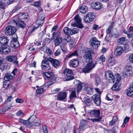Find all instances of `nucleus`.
Returning a JSON list of instances; mask_svg holds the SVG:
<instances>
[{
	"instance_id": "f257e3e1",
	"label": "nucleus",
	"mask_w": 133,
	"mask_h": 133,
	"mask_svg": "<svg viewBox=\"0 0 133 133\" xmlns=\"http://www.w3.org/2000/svg\"><path fill=\"white\" fill-rule=\"evenodd\" d=\"M84 60L88 64L82 69V71L85 73L89 72L95 67L97 64L96 61H92V55L90 54H84L83 56Z\"/></svg>"
},
{
	"instance_id": "f03ea898",
	"label": "nucleus",
	"mask_w": 133,
	"mask_h": 133,
	"mask_svg": "<svg viewBox=\"0 0 133 133\" xmlns=\"http://www.w3.org/2000/svg\"><path fill=\"white\" fill-rule=\"evenodd\" d=\"M88 115L91 117H94L97 118L94 119H91L88 118L87 119L88 120H91L92 122H99L102 119V117L100 116V112L99 110L94 109L88 111Z\"/></svg>"
},
{
	"instance_id": "7ed1b4c3",
	"label": "nucleus",
	"mask_w": 133,
	"mask_h": 133,
	"mask_svg": "<svg viewBox=\"0 0 133 133\" xmlns=\"http://www.w3.org/2000/svg\"><path fill=\"white\" fill-rule=\"evenodd\" d=\"M44 78L46 80H49L50 84L55 83L58 77L57 75L54 74L53 72L51 71L43 72L42 73Z\"/></svg>"
},
{
	"instance_id": "20e7f679",
	"label": "nucleus",
	"mask_w": 133,
	"mask_h": 133,
	"mask_svg": "<svg viewBox=\"0 0 133 133\" xmlns=\"http://www.w3.org/2000/svg\"><path fill=\"white\" fill-rule=\"evenodd\" d=\"M43 57L45 59H46L49 61L51 63L52 66L55 68H57L60 65L59 61L57 59H54L50 57H45L44 56Z\"/></svg>"
},
{
	"instance_id": "39448f33",
	"label": "nucleus",
	"mask_w": 133,
	"mask_h": 133,
	"mask_svg": "<svg viewBox=\"0 0 133 133\" xmlns=\"http://www.w3.org/2000/svg\"><path fill=\"white\" fill-rule=\"evenodd\" d=\"M74 20H72L75 21V22L71 23V25L72 26H76L80 28H82L83 27V25L81 22V19L78 15H76L75 17Z\"/></svg>"
},
{
	"instance_id": "423d86ee",
	"label": "nucleus",
	"mask_w": 133,
	"mask_h": 133,
	"mask_svg": "<svg viewBox=\"0 0 133 133\" xmlns=\"http://www.w3.org/2000/svg\"><path fill=\"white\" fill-rule=\"evenodd\" d=\"M5 29V33L8 35H13L16 31V28L11 25L8 26Z\"/></svg>"
},
{
	"instance_id": "0eeeda50",
	"label": "nucleus",
	"mask_w": 133,
	"mask_h": 133,
	"mask_svg": "<svg viewBox=\"0 0 133 133\" xmlns=\"http://www.w3.org/2000/svg\"><path fill=\"white\" fill-rule=\"evenodd\" d=\"M45 60H43L41 62V67L42 69L43 70H50L51 68V67L49 65L48 61L46 59Z\"/></svg>"
},
{
	"instance_id": "6e6552de",
	"label": "nucleus",
	"mask_w": 133,
	"mask_h": 133,
	"mask_svg": "<svg viewBox=\"0 0 133 133\" xmlns=\"http://www.w3.org/2000/svg\"><path fill=\"white\" fill-rule=\"evenodd\" d=\"M11 51L10 47L8 45H3L2 47L0 48V51L4 54H7L9 53Z\"/></svg>"
},
{
	"instance_id": "1a4fd4ad",
	"label": "nucleus",
	"mask_w": 133,
	"mask_h": 133,
	"mask_svg": "<svg viewBox=\"0 0 133 133\" xmlns=\"http://www.w3.org/2000/svg\"><path fill=\"white\" fill-rule=\"evenodd\" d=\"M92 100L96 105L98 106L100 105L101 102L100 95H98L97 94L94 95L92 97Z\"/></svg>"
},
{
	"instance_id": "9d476101",
	"label": "nucleus",
	"mask_w": 133,
	"mask_h": 133,
	"mask_svg": "<svg viewBox=\"0 0 133 133\" xmlns=\"http://www.w3.org/2000/svg\"><path fill=\"white\" fill-rule=\"evenodd\" d=\"M105 75L107 79L110 80H112L113 83L115 82V77L114 76L113 72L112 71H106Z\"/></svg>"
},
{
	"instance_id": "9b49d317",
	"label": "nucleus",
	"mask_w": 133,
	"mask_h": 133,
	"mask_svg": "<svg viewBox=\"0 0 133 133\" xmlns=\"http://www.w3.org/2000/svg\"><path fill=\"white\" fill-rule=\"evenodd\" d=\"M7 61L10 62L14 63L15 65H18V62L17 61V58L15 56H8L6 57Z\"/></svg>"
},
{
	"instance_id": "f8f14e48",
	"label": "nucleus",
	"mask_w": 133,
	"mask_h": 133,
	"mask_svg": "<svg viewBox=\"0 0 133 133\" xmlns=\"http://www.w3.org/2000/svg\"><path fill=\"white\" fill-rule=\"evenodd\" d=\"M88 127V122L87 121L83 119L81 120L79 128L80 131L84 130Z\"/></svg>"
},
{
	"instance_id": "ddd939ff",
	"label": "nucleus",
	"mask_w": 133,
	"mask_h": 133,
	"mask_svg": "<svg viewBox=\"0 0 133 133\" xmlns=\"http://www.w3.org/2000/svg\"><path fill=\"white\" fill-rule=\"evenodd\" d=\"M123 52L124 49L123 47L118 46L115 47L114 53L116 55L119 56L121 55Z\"/></svg>"
},
{
	"instance_id": "4468645a",
	"label": "nucleus",
	"mask_w": 133,
	"mask_h": 133,
	"mask_svg": "<svg viewBox=\"0 0 133 133\" xmlns=\"http://www.w3.org/2000/svg\"><path fill=\"white\" fill-rule=\"evenodd\" d=\"M67 93L65 92L59 93L57 95V98L59 101H63L65 99L67 96Z\"/></svg>"
},
{
	"instance_id": "2eb2a0df",
	"label": "nucleus",
	"mask_w": 133,
	"mask_h": 133,
	"mask_svg": "<svg viewBox=\"0 0 133 133\" xmlns=\"http://www.w3.org/2000/svg\"><path fill=\"white\" fill-rule=\"evenodd\" d=\"M19 43L17 40L16 38H12L10 43V45L12 48H16L19 46Z\"/></svg>"
},
{
	"instance_id": "dca6fc26",
	"label": "nucleus",
	"mask_w": 133,
	"mask_h": 133,
	"mask_svg": "<svg viewBox=\"0 0 133 133\" xmlns=\"http://www.w3.org/2000/svg\"><path fill=\"white\" fill-rule=\"evenodd\" d=\"M54 42L55 46H58L60 43H62L63 41V38L60 36H56Z\"/></svg>"
},
{
	"instance_id": "f3484780",
	"label": "nucleus",
	"mask_w": 133,
	"mask_h": 133,
	"mask_svg": "<svg viewBox=\"0 0 133 133\" xmlns=\"http://www.w3.org/2000/svg\"><path fill=\"white\" fill-rule=\"evenodd\" d=\"M91 6L93 9L98 10L101 9L102 7V4L100 2H97L92 3Z\"/></svg>"
},
{
	"instance_id": "a211bd4d",
	"label": "nucleus",
	"mask_w": 133,
	"mask_h": 133,
	"mask_svg": "<svg viewBox=\"0 0 133 133\" xmlns=\"http://www.w3.org/2000/svg\"><path fill=\"white\" fill-rule=\"evenodd\" d=\"M74 83L75 85H77L76 91L78 93L79 91L82 89L83 85L82 84L80 83V82L77 80L75 81Z\"/></svg>"
},
{
	"instance_id": "6ab92c4d",
	"label": "nucleus",
	"mask_w": 133,
	"mask_h": 133,
	"mask_svg": "<svg viewBox=\"0 0 133 133\" xmlns=\"http://www.w3.org/2000/svg\"><path fill=\"white\" fill-rule=\"evenodd\" d=\"M79 61L75 59L70 60L69 61L70 66L74 67L77 66L79 63Z\"/></svg>"
},
{
	"instance_id": "aec40b11",
	"label": "nucleus",
	"mask_w": 133,
	"mask_h": 133,
	"mask_svg": "<svg viewBox=\"0 0 133 133\" xmlns=\"http://www.w3.org/2000/svg\"><path fill=\"white\" fill-rule=\"evenodd\" d=\"M14 78V77L11 75L8 72L5 73L4 76V79L6 81H10L12 80Z\"/></svg>"
},
{
	"instance_id": "412c9836",
	"label": "nucleus",
	"mask_w": 133,
	"mask_h": 133,
	"mask_svg": "<svg viewBox=\"0 0 133 133\" xmlns=\"http://www.w3.org/2000/svg\"><path fill=\"white\" fill-rule=\"evenodd\" d=\"M16 26L19 28H23L26 26L25 24L24 21L21 20L17 22H16Z\"/></svg>"
},
{
	"instance_id": "4be33fe9",
	"label": "nucleus",
	"mask_w": 133,
	"mask_h": 133,
	"mask_svg": "<svg viewBox=\"0 0 133 133\" xmlns=\"http://www.w3.org/2000/svg\"><path fill=\"white\" fill-rule=\"evenodd\" d=\"M8 42L9 40L7 38L3 37H0V43L3 45H7Z\"/></svg>"
},
{
	"instance_id": "5701e85b",
	"label": "nucleus",
	"mask_w": 133,
	"mask_h": 133,
	"mask_svg": "<svg viewBox=\"0 0 133 133\" xmlns=\"http://www.w3.org/2000/svg\"><path fill=\"white\" fill-rule=\"evenodd\" d=\"M19 122L24 125H25L28 127H30L31 125V122H29L28 120H24L22 119H20L19 120Z\"/></svg>"
},
{
	"instance_id": "b1692460",
	"label": "nucleus",
	"mask_w": 133,
	"mask_h": 133,
	"mask_svg": "<svg viewBox=\"0 0 133 133\" xmlns=\"http://www.w3.org/2000/svg\"><path fill=\"white\" fill-rule=\"evenodd\" d=\"M71 29L68 28L67 27H65L64 28L63 31L64 33L66 35H67V37L68 38H70V34Z\"/></svg>"
},
{
	"instance_id": "393cba45",
	"label": "nucleus",
	"mask_w": 133,
	"mask_h": 133,
	"mask_svg": "<svg viewBox=\"0 0 133 133\" xmlns=\"http://www.w3.org/2000/svg\"><path fill=\"white\" fill-rule=\"evenodd\" d=\"M121 88L120 84L119 83H115L112 87V89L115 91H118L121 89Z\"/></svg>"
},
{
	"instance_id": "a878e982",
	"label": "nucleus",
	"mask_w": 133,
	"mask_h": 133,
	"mask_svg": "<svg viewBox=\"0 0 133 133\" xmlns=\"http://www.w3.org/2000/svg\"><path fill=\"white\" fill-rule=\"evenodd\" d=\"M63 73L64 76H65L68 75H72L73 72L71 70L66 69L64 71Z\"/></svg>"
},
{
	"instance_id": "bb28decb",
	"label": "nucleus",
	"mask_w": 133,
	"mask_h": 133,
	"mask_svg": "<svg viewBox=\"0 0 133 133\" xmlns=\"http://www.w3.org/2000/svg\"><path fill=\"white\" fill-rule=\"evenodd\" d=\"M84 51V54H90L91 55L94 54V50L91 48H85Z\"/></svg>"
},
{
	"instance_id": "cd10ccee",
	"label": "nucleus",
	"mask_w": 133,
	"mask_h": 133,
	"mask_svg": "<svg viewBox=\"0 0 133 133\" xmlns=\"http://www.w3.org/2000/svg\"><path fill=\"white\" fill-rule=\"evenodd\" d=\"M133 72L132 71H129L128 72L123 71L122 74L123 76L128 77L131 76Z\"/></svg>"
},
{
	"instance_id": "c85d7f7f",
	"label": "nucleus",
	"mask_w": 133,
	"mask_h": 133,
	"mask_svg": "<svg viewBox=\"0 0 133 133\" xmlns=\"http://www.w3.org/2000/svg\"><path fill=\"white\" fill-rule=\"evenodd\" d=\"M74 77L72 75H68L63 77L62 79L64 81H68L74 79Z\"/></svg>"
},
{
	"instance_id": "c756f323",
	"label": "nucleus",
	"mask_w": 133,
	"mask_h": 133,
	"mask_svg": "<svg viewBox=\"0 0 133 133\" xmlns=\"http://www.w3.org/2000/svg\"><path fill=\"white\" fill-rule=\"evenodd\" d=\"M84 102L88 106L90 105V104L92 101V100L89 97L87 96V97L84 98Z\"/></svg>"
},
{
	"instance_id": "7c9ffc66",
	"label": "nucleus",
	"mask_w": 133,
	"mask_h": 133,
	"mask_svg": "<svg viewBox=\"0 0 133 133\" xmlns=\"http://www.w3.org/2000/svg\"><path fill=\"white\" fill-rule=\"evenodd\" d=\"M88 17L90 18L91 22L92 21L95 17V14L94 13H89L87 14Z\"/></svg>"
},
{
	"instance_id": "2f4dec72",
	"label": "nucleus",
	"mask_w": 133,
	"mask_h": 133,
	"mask_svg": "<svg viewBox=\"0 0 133 133\" xmlns=\"http://www.w3.org/2000/svg\"><path fill=\"white\" fill-rule=\"evenodd\" d=\"M88 10L87 7L85 5H83L80 8L79 11L80 12L83 14L85 13Z\"/></svg>"
},
{
	"instance_id": "473e14b6",
	"label": "nucleus",
	"mask_w": 133,
	"mask_h": 133,
	"mask_svg": "<svg viewBox=\"0 0 133 133\" xmlns=\"http://www.w3.org/2000/svg\"><path fill=\"white\" fill-rule=\"evenodd\" d=\"M127 95L129 96L133 97V90L129 88L127 90Z\"/></svg>"
},
{
	"instance_id": "72a5a7b5",
	"label": "nucleus",
	"mask_w": 133,
	"mask_h": 133,
	"mask_svg": "<svg viewBox=\"0 0 133 133\" xmlns=\"http://www.w3.org/2000/svg\"><path fill=\"white\" fill-rule=\"evenodd\" d=\"M118 118L117 116H114L112 120L110 122L109 124L110 125H114L115 122L118 121Z\"/></svg>"
},
{
	"instance_id": "f704fd0d",
	"label": "nucleus",
	"mask_w": 133,
	"mask_h": 133,
	"mask_svg": "<svg viewBox=\"0 0 133 133\" xmlns=\"http://www.w3.org/2000/svg\"><path fill=\"white\" fill-rule=\"evenodd\" d=\"M90 44H92L93 43H100L97 40V39L96 38L94 37H92L90 40Z\"/></svg>"
},
{
	"instance_id": "c9c22d12",
	"label": "nucleus",
	"mask_w": 133,
	"mask_h": 133,
	"mask_svg": "<svg viewBox=\"0 0 133 133\" xmlns=\"http://www.w3.org/2000/svg\"><path fill=\"white\" fill-rule=\"evenodd\" d=\"M78 54L77 51L75 50L73 52L68 55L66 57L68 58H69L71 57L72 56H78Z\"/></svg>"
},
{
	"instance_id": "e433bc0d",
	"label": "nucleus",
	"mask_w": 133,
	"mask_h": 133,
	"mask_svg": "<svg viewBox=\"0 0 133 133\" xmlns=\"http://www.w3.org/2000/svg\"><path fill=\"white\" fill-rule=\"evenodd\" d=\"M7 5H8L6 2H0V8H1L3 9H5Z\"/></svg>"
},
{
	"instance_id": "4c0bfd02",
	"label": "nucleus",
	"mask_w": 133,
	"mask_h": 133,
	"mask_svg": "<svg viewBox=\"0 0 133 133\" xmlns=\"http://www.w3.org/2000/svg\"><path fill=\"white\" fill-rule=\"evenodd\" d=\"M96 85H98L101 82L100 77L97 75L95 78Z\"/></svg>"
},
{
	"instance_id": "58836bf2",
	"label": "nucleus",
	"mask_w": 133,
	"mask_h": 133,
	"mask_svg": "<svg viewBox=\"0 0 133 133\" xmlns=\"http://www.w3.org/2000/svg\"><path fill=\"white\" fill-rule=\"evenodd\" d=\"M105 60V58L104 56H101L100 57L98 58L97 59V61L99 62V63H101V62H104Z\"/></svg>"
},
{
	"instance_id": "ea45409f",
	"label": "nucleus",
	"mask_w": 133,
	"mask_h": 133,
	"mask_svg": "<svg viewBox=\"0 0 133 133\" xmlns=\"http://www.w3.org/2000/svg\"><path fill=\"white\" fill-rule=\"evenodd\" d=\"M75 91L74 90L71 91V92L69 96V98L71 100L73 98L76 97Z\"/></svg>"
},
{
	"instance_id": "a19ab883",
	"label": "nucleus",
	"mask_w": 133,
	"mask_h": 133,
	"mask_svg": "<svg viewBox=\"0 0 133 133\" xmlns=\"http://www.w3.org/2000/svg\"><path fill=\"white\" fill-rule=\"evenodd\" d=\"M34 5L37 8H40L41 5V3L40 1L35 2L34 3Z\"/></svg>"
},
{
	"instance_id": "79ce46f5",
	"label": "nucleus",
	"mask_w": 133,
	"mask_h": 133,
	"mask_svg": "<svg viewBox=\"0 0 133 133\" xmlns=\"http://www.w3.org/2000/svg\"><path fill=\"white\" fill-rule=\"evenodd\" d=\"M125 40V37H121L118 39L117 41L118 43L119 44H123Z\"/></svg>"
},
{
	"instance_id": "37998d69",
	"label": "nucleus",
	"mask_w": 133,
	"mask_h": 133,
	"mask_svg": "<svg viewBox=\"0 0 133 133\" xmlns=\"http://www.w3.org/2000/svg\"><path fill=\"white\" fill-rule=\"evenodd\" d=\"M106 99L108 101H111L113 100L114 98L111 94H108L107 95Z\"/></svg>"
},
{
	"instance_id": "c03bdc74",
	"label": "nucleus",
	"mask_w": 133,
	"mask_h": 133,
	"mask_svg": "<svg viewBox=\"0 0 133 133\" xmlns=\"http://www.w3.org/2000/svg\"><path fill=\"white\" fill-rule=\"evenodd\" d=\"M93 89L91 88L87 87L86 88V91L87 93L89 94H91L93 93Z\"/></svg>"
},
{
	"instance_id": "a18cd8bd",
	"label": "nucleus",
	"mask_w": 133,
	"mask_h": 133,
	"mask_svg": "<svg viewBox=\"0 0 133 133\" xmlns=\"http://www.w3.org/2000/svg\"><path fill=\"white\" fill-rule=\"evenodd\" d=\"M130 119V117H126L124 119V122L123 123V124L122 125V126L123 127H124L125 125L128 122Z\"/></svg>"
},
{
	"instance_id": "49530a36",
	"label": "nucleus",
	"mask_w": 133,
	"mask_h": 133,
	"mask_svg": "<svg viewBox=\"0 0 133 133\" xmlns=\"http://www.w3.org/2000/svg\"><path fill=\"white\" fill-rule=\"evenodd\" d=\"M100 43H92V44H90L91 45L94 49H97L99 46V45Z\"/></svg>"
},
{
	"instance_id": "de8ad7c7",
	"label": "nucleus",
	"mask_w": 133,
	"mask_h": 133,
	"mask_svg": "<svg viewBox=\"0 0 133 133\" xmlns=\"http://www.w3.org/2000/svg\"><path fill=\"white\" fill-rule=\"evenodd\" d=\"M124 32L127 35L128 37L129 38H132L133 36V33H129V32L124 31Z\"/></svg>"
},
{
	"instance_id": "09e8293b",
	"label": "nucleus",
	"mask_w": 133,
	"mask_h": 133,
	"mask_svg": "<svg viewBox=\"0 0 133 133\" xmlns=\"http://www.w3.org/2000/svg\"><path fill=\"white\" fill-rule=\"evenodd\" d=\"M10 86V84L6 82H4L3 84V87L6 89H8Z\"/></svg>"
},
{
	"instance_id": "8fccbe9b",
	"label": "nucleus",
	"mask_w": 133,
	"mask_h": 133,
	"mask_svg": "<svg viewBox=\"0 0 133 133\" xmlns=\"http://www.w3.org/2000/svg\"><path fill=\"white\" fill-rule=\"evenodd\" d=\"M79 31L78 29L74 28L72 30L71 29V32L70 33L71 35H72L76 33H78V32Z\"/></svg>"
},
{
	"instance_id": "3c124183",
	"label": "nucleus",
	"mask_w": 133,
	"mask_h": 133,
	"mask_svg": "<svg viewBox=\"0 0 133 133\" xmlns=\"http://www.w3.org/2000/svg\"><path fill=\"white\" fill-rule=\"evenodd\" d=\"M132 67L130 66H127L123 69V71H132Z\"/></svg>"
},
{
	"instance_id": "603ef678",
	"label": "nucleus",
	"mask_w": 133,
	"mask_h": 133,
	"mask_svg": "<svg viewBox=\"0 0 133 133\" xmlns=\"http://www.w3.org/2000/svg\"><path fill=\"white\" fill-rule=\"evenodd\" d=\"M28 19V15H25V14L23 15L22 17H20V19H21V21L22 20V21H25Z\"/></svg>"
},
{
	"instance_id": "864d4df0",
	"label": "nucleus",
	"mask_w": 133,
	"mask_h": 133,
	"mask_svg": "<svg viewBox=\"0 0 133 133\" xmlns=\"http://www.w3.org/2000/svg\"><path fill=\"white\" fill-rule=\"evenodd\" d=\"M61 48L62 51L64 52H65L66 51V45L63 43L60 46Z\"/></svg>"
},
{
	"instance_id": "5fc2aeb1",
	"label": "nucleus",
	"mask_w": 133,
	"mask_h": 133,
	"mask_svg": "<svg viewBox=\"0 0 133 133\" xmlns=\"http://www.w3.org/2000/svg\"><path fill=\"white\" fill-rule=\"evenodd\" d=\"M84 21L85 22L90 23L91 22L90 18L88 17L87 14L86 16H85L84 17Z\"/></svg>"
},
{
	"instance_id": "6e6d98bb",
	"label": "nucleus",
	"mask_w": 133,
	"mask_h": 133,
	"mask_svg": "<svg viewBox=\"0 0 133 133\" xmlns=\"http://www.w3.org/2000/svg\"><path fill=\"white\" fill-rule=\"evenodd\" d=\"M36 118L35 116L33 115L29 118L27 120H28V121H29V119H31V120L30 122H31V123L32 122H33L35 120Z\"/></svg>"
},
{
	"instance_id": "4d7b16f0",
	"label": "nucleus",
	"mask_w": 133,
	"mask_h": 133,
	"mask_svg": "<svg viewBox=\"0 0 133 133\" xmlns=\"http://www.w3.org/2000/svg\"><path fill=\"white\" fill-rule=\"evenodd\" d=\"M44 91L43 88H42L37 89L36 90V92L38 94H40L42 93Z\"/></svg>"
},
{
	"instance_id": "13d9d810",
	"label": "nucleus",
	"mask_w": 133,
	"mask_h": 133,
	"mask_svg": "<svg viewBox=\"0 0 133 133\" xmlns=\"http://www.w3.org/2000/svg\"><path fill=\"white\" fill-rule=\"evenodd\" d=\"M42 128L43 131L44 133H48V128L45 125H43Z\"/></svg>"
},
{
	"instance_id": "bf43d9fd",
	"label": "nucleus",
	"mask_w": 133,
	"mask_h": 133,
	"mask_svg": "<svg viewBox=\"0 0 133 133\" xmlns=\"http://www.w3.org/2000/svg\"><path fill=\"white\" fill-rule=\"evenodd\" d=\"M33 124L34 126H37L41 125V123L40 121L39 120L37 121H36L34 122Z\"/></svg>"
},
{
	"instance_id": "052dcab7",
	"label": "nucleus",
	"mask_w": 133,
	"mask_h": 133,
	"mask_svg": "<svg viewBox=\"0 0 133 133\" xmlns=\"http://www.w3.org/2000/svg\"><path fill=\"white\" fill-rule=\"evenodd\" d=\"M45 52L46 53L49 55L50 56L51 54V51L50 50V49L48 48H46Z\"/></svg>"
},
{
	"instance_id": "680f3d73",
	"label": "nucleus",
	"mask_w": 133,
	"mask_h": 133,
	"mask_svg": "<svg viewBox=\"0 0 133 133\" xmlns=\"http://www.w3.org/2000/svg\"><path fill=\"white\" fill-rule=\"evenodd\" d=\"M13 98L12 96H9L7 97V99L5 102V103H8V102H11V101L12 99Z\"/></svg>"
},
{
	"instance_id": "e2e57ef3",
	"label": "nucleus",
	"mask_w": 133,
	"mask_h": 133,
	"mask_svg": "<svg viewBox=\"0 0 133 133\" xmlns=\"http://www.w3.org/2000/svg\"><path fill=\"white\" fill-rule=\"evenodd\" d=\"M61 50L60 49H58L55 53V56H58L60 54Z\"/></svg>"
},
{
	"instance_id": "0e129e2a",
	"label": "nucleus",
	"mask_w": 133,
	"mask_h": 133,
	"mask_svg": "<svg viewBox=\"0 0 133 133\" xmlns=\"http://www.w3.org/2000/svg\"><path fill=\"white\" fill-rule=\"evenodd\" d=\"M16 115L18 116H20L23 115V112L19 110L18 111L16 114Z\"/></svg>"
},
{
	"instance_id": "69168bd1",
	"label": "nucleus",
	"mask_w": 133,
	"mask_h": 133,
	"mask_svg": "<svg viewBox=\"0 0 133 133\" xmlns=\"http://www.w3.org/2000/svg\"><path fill=\"white\" fill-rule=\"evenodd\" d=\"M21 8V7L19 6V5L16 6L15 8L13 10V11H14V12H17V11L19 9Z\"/></svg>"
},
{
	"instance_id": "338daca9",
	"label": "nucleus",
	"mask_w": 133,
	"mask_h": 133,
	"mask_svg": "<svg viewBox=\"0 0 133 133\" xmlns=\"http://www.w3.org/2000/svg\"><path fill=\"white\" fill-rule=\"evenodd\" d=\"M11 107V103L9 105H6V104L5 103V110H7L9 109L10 108V107Z\"/></svg>"
},
{
	"instance_id": "774afa93",
	"label": "nucleus",
	"mask_w": 133,
	"mask_h": 133,
	"mask_svg": "<svg viewBox=\"0 0 133 133\" xmlns=\"http://www.w3.org/2000/svg\"><path fill=\"white\" fill-rule=\"evenodd\" d=\"M129 59L130 62L132 63H133V53L131 54L129 57Z\"/></svg>"
}]
</instances>
